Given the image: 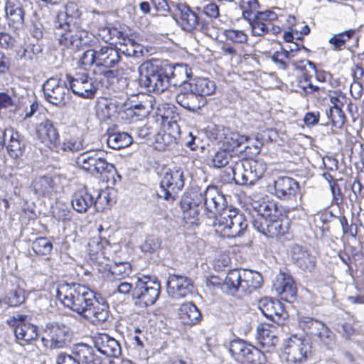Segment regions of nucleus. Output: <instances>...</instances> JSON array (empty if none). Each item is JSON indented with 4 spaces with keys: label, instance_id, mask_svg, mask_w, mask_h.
<instances>
[{
    "label": "nucleus",
    "instance_id": "1",
    "mask_svg": "<svg viewBox=\"0 0 364 364\" xmlns=\"http://www.w3.org/2000/svg\"><path fill=\"white\" fill-rule=\"evenodd\" d=\"M56 298L65 307L94 324L103 323L109 318L108 304L84 285L76 283L59 284L56 289Z\"/></svg>",
    "mask_w": 364,
    "mask_h": 364
},
{
    "label": "nucleus",
    "instance_id": "2",
    "mask_svg": "<svg viewBox=\"0 0 364 364\" xmlns=\"http://www.w3.org/2000/svg\"><path fill=\"white\" fill-rule=\"evenodd\" d=\"M252 225L255 230L268 237H278L288 232L289 224L284 220L274 200L255 203Z\"/></svg>",
    "mask_w": 364,
    "mask_h": 364
},
{
    "label": "nucleus",
    "instance_id": "3",
    "mask_svg": "<svg viewBox=\"0 0 364 364\" xmlns=\"http://www.w3.org/2000/svg\"><path fill=\"white\" fill-rule=\"evenodd\" d=\"M138 71L139 85L146 91L161 93L168 88L171 77L167 68L159 65L157 61L142 63Z\"/></svg>",
    "mask_w": 364,
    "mask_h": 364
},
{
    "label": "nucleus",
    "instance_id": "4",
    "mask_svg": "<svg viewBox=\"0 0 364 364\" xmlns=\"http://www.w3.org/2000/svg\"><path fill=\"white\" fill-rule=\"evenodd\" d=\"M106 153L101 149H87L76 159L79 167L94 176L108 177L116 171L114 166L107 162Z\"/></svg>",
    "mask_w": 364,
    "mask_h": 364
},
{
    "label": "nucleus",
    "instance_id": "5",
    "mask_svg": "<svg viewBox=\"0 0 364 364\" xmlns=\"http://www.w3.org/2000/svg\"><path fill=\"white\" fill-rule=\"evenodd\" d=\"M223 283L231 292L240 289L250 294L262 286V277L260 273L250 269H232L228 273Z\"/></svg>",
    "mask_w": 364,
    "mask_h": 364
},
{
    "label": "nucleus",
    "instance_id": "6",
    "mask_svg": "<svg viewBox=\"0 0 364 364\" xmlns=\"http://www.w3.org/2000/svg\"><path fill=\"white\" fill-rule=\"evenodd\" d=\"M233 163L229 168L235 183L239 185H252L265 172L264 164L256 160L237 159Z\"/></svg>",
    "mask_w": 364,
    "mask_h": 364
},
{
    "label": "nucleus",
    "instance_id": "7",
    "mask_svg": "<svg viewBox=\"0 0 364 364\" xmlns=\"http://www.w3.org/2000/svg\"><path fill=\"white\" fill-rule=\"evenodd\" d=\"M214 225L216 230L227 238L241 237L248 225L245 216L235 209L226 210L223 216L216 218Z\"/></svg>",
    "mask_w": 364,
    "mask_h": 364
},
{
    "label": "nucleus",
    "instance_id": "8",
    "mask_svg": "<svg viewBox=\"0 0 364 364\" xmlns=\"http://www.w3.org/2000/svg\"><path fill=\"white\" fill-rule=\"evenodd\" d=\"M55 36L59 43L66 48H77L83 46H95L99 39L86 29L59 27L55 25Z\"/></svg>",
    "mask_w": 364,
    "mask_h": 364
},
{
    "label": "nucleus",
    "instance_id": "9",
    "mask_svg": "<svg viewBox=\"0 0 364 364\" xmlns=\"http://www.w3.org/2000/svg\"><path fill=\"white\" fill-rule=\"evenodd\" d=\"M57 364H103V359L96 353L91 346L86 343L75 344L71 354L60 353L56 358Z\"/></svg>",
    "mask_w": 364,
    "mask_h": 364
},
{
    "label": "nucleus",
    "instance_id": "10",
    "mask_svg": "<svg viewBox=\"0 0 364 364\" xmlns=\"http://www.w3.org/2000/svg\"><path fill=\"white\" fill-rule=\"evenodd\" d=\"M229 352L240 364H262L266 361L265 355L260 350L242 339L232 341Z\"/></svg>",
    "mask_w": 364,
    "mask_h": 364
},
{
    "label": "nucleus",
    "instance_id": "11",
    "mask_svg": "<svg viewBox=\"0 0 364 364\" xmlns=\"http://www.w3.org/2000/svg\"><path fill=\"white\" fill-rule=\"evenodd\" d=\"M161 284L156 279L143 275L138 277L132 290V298L148 306L154 304L160 294Z\"/></svg>",
    "mask_w": 364,
    "mask_h": 364
},
{
    "label": "nucleus",
    "instance_id": "12",
    "mask_svg": "<svg viewBox=\"0 0 364 364\" xmlns=\"http://www.w3.org/2000/svg\"><path fill=\"white\" fill-rule=\"evenodd\" d=\"M97 52L98 67L112 68L117 66V75H128L133 70L131 66L122 61L119 53L114 48L107 45L100 46L98 44Z\"/></svg>",
    "mask_w": 364,
    "mask_h": 364
},
{
    "label": "nucleus",
    "instance_id": "13",
    "mask_svg": "<svg viewBox=\"0 0 364 364\" xmlns=\"http://www.w3.org/2000/svg\"><path fill=\"white\" fill-rule=\"evenodd\" d=\"M183 171L181 168H174L167 171L161 183L157 194L166 200H174L178 191L184 186Z\"/></svg>",
    "mask_w": 364,
    "mask_h": 364
},
{
    "label": "nucleus",
    "instance_id": "14",
    "mask_svg": "<svg viewBox=\"0 0 364 364\" xmlns=\"http://www.w3.org/2000/svg\"><path fill=\"white\" fill-rule=\"evenodd\" d=\"M311 350V343L303 336L293 334L285 341L284 353L288 362L301 363L306 361Z\"/></svg>",
    "mask_w": 364,
    "mask_h": 364
},
{
    "label": "nucleus",
    "instance_id": "15",
    "mask_svg": "<svg viewBox=\"0 0 364 364\" xmlns=\"http://www.w3.org/2000/svg\"><path fill=\"white\" fill-rule=\"evenodd\" d=\"M67 80L72 92L83 98H93L98 90L96 80L86 72L68 75Z\"/></svg>",
    "mask_w": 364,
    "mask_h": 364
},
{
    "label": "nucleus",
    "instance_id": "16",
    "mask_svg": "<svg viewBox=\"0 0 364 364\" xmlns=\"http://www.w3.org/2000/svg\"><path fill=\"white\" fill-rule=\"evenodd\" d=\"M43 342L50 343V348H62L68 346L71 340L69 328L59 322L47 323L43 328Z\"/></svg>",
    "mask_w": 364,
    "mask_h": 364
},
{
    "label": "nucleus",
    "instance_id": "17",
    "mask_svg": "<svg viewBox=\"0 0 364 364\" xmlns=\"http://www.w3.org/2000/svg\"><path fill=\"white\" fill-rule=\"evenodd\" d=\"M200 198L204 200L205 210L210 214L209 217L219 218L223 215L226 210L232 208L227 205L225 196L220 193L215 186H208L203 193H200Z\"/></svg>",
    "mask_w": 364,
    "mask_h": 364
},
{
    "label": "nucleus",
    "instance_id": "18",
    "mask_svg": "<svg viewBox=\"0 0 364 364\" xmlns=\"http://www.w3.org/2000/svg\"><path fill=\"white\" fill-rule=\"evenodd\" d=\"M46 100L54 105H65L70 97L66 82L56 77L49 78L43 85Z\"/></svg>",
    "mask_w": 364,
    "mask_h": 364
},
{
    "label": "nucleus",
    "instance_id": "19",
    "mask_svg": "<svg viewBox=\"0 0 364 364\" xmlns=\"http://www.w3.org/2000/svg\"><path fill=\"white\" fill-rule=\"evenodd\" d=\"M56 23L59 27L77 29H86L87 24L85 14L73 1H68L65 5V11L58 14Z\"/></svg>",
    "mask_w": 364,
    "mask_h": 364
},
{
    "label": "nucleus",
    "instance_id": "20",
    "mask_svg": "<svg viewBox=\"0 0 364 364\" xmlns=\"http://www.w3.org/2000/svg\"><path fill=\"white\" fill-rule=\"evenodd\" d=\"M7 323L14 327V334L18 340L29 342L38 337V327L29 322L26 315L16 314L8 319Z\"/></svg>",
    "mask_w": 364,
    "mask_h": 364
},
{
    "label": "nucleus",
    "instance_id": "21",
    "mask_svg": "<svg viewBox=\"0 0 364 364\" xmlns=\"http://www.w3.org/2000/svg\"><path fill=\"white\" fill-rule=\"evenodd\" d=\"M175 98L179 105L192 112H198L206 104V99L198 95L188 82L181 85Z\"/></svg>",
    "mask_w": 364,
    "mask_h": 364
},
{
    "label": "nucleus",
    "instance_id": "22",
    "mask_svg": "<svg viewBox=\"0 0 364 364\" xmlns=\"http://www.w3.org/2000/svg\"><path fill=\"white\" fill-rule=\"evenodd\" d=\"M173 18L176 23L183 31H196L202 19L186 4H177L175 6Z\"/></svg>",
    "mask_w": 364,
    "mask_h": 364
},
{
    "label": "nucleus",
    "instance_id": "23",
    "mask_svg": "<svg viewBox=\"0 0 364 364\" xmlns=\"http://www.w3.org/2000/svg\"><path fill=\"white\" fill-rule=\"evenodd\" d=\"M166 285L168 294L175 299L186 298L193 293L192 280L186 276L170 274Z\"/></svg>",
    "mask_w": 364,
    "mask_h": 364
},
{
    "label": "nucleus",
    "instance_id": "24",
    "mask_svg": "<svg viewBox=\"0 0 364 364\" xmlns=\"http://www.w3.org/2000/svg\"><path fill=\"white\" fill-rule=\"evenodd\" d=\"M271 193L279 199H290L299 188L298 182L288 176H279L274 179L272 186H269Z\"/></svg>",
    "mask_w": 364,
    "mask_h": 364
},
{
    "label": "nucleus",
    "instance_id": "25",
    "mask_svg": "<svg viewBox=\"0 0 364 364\" xmlns=\"http://www.w3.org/2000/svg\"><path fill=\"white\" fill-rule=\"evenodd\" d=\"M127 108V102H120L115 98L102 99L96 105V114L101 120H107Z\"/></svg>",
    "mask_w": 364,
    "mask_h": 364
},
{
    "label": "nucleus",
    "instance_id": "26",
    "mask_svg": "<svg viewBox=\"0 0 364 364\" xmlns=\"http://www.w3.org/2000/svg\"><path fill=\"white\" fill-rule=\"evenodd\" d=\"M36 135L41 143L50 149L54 148L59 140L57 129L49 119H45L37 125Z\"/></svg>",
    "mask_w": 364,
    "mask_h": 364
},
{
    "label": "nucleus",
    "instance_id": "27",
    "mask_svg": "<svg viewBox=\"0 0 364 364\" xmlns=\"http://www.w3.org/2000/svg\"><path fill=\"white\" fill-rule=\"evenodd\" d=\"M95 347L102 354L107 357L118 358L122 353L118 341L107 334H100L95 337Z\"/></svg>",
    "mask_w": 364,
    "mask_h": 364
},
{
    "label": "nucleus",
    "instance_id": "28",
    "mask_svg": "<svg viewBox=\"0 0 364 364\" xmlns=\"http://www.w3.org/2000/svg\"><path fill=\"white\" fill-rule=\"evenodd\" d=\"M259 309L264 316L277 323L285 314L282 304L277 299H262L259 302Z\"/></svg>",
    "mask_w": 364,
    "mask_h": 364
},
{
    "label": "nucleus",
    "instance_id": "29",
    "mask_svg": "<svg viewBox=\"0 0 364 364\" xmlns=\"http://www.w3.org/2000/svg\"><path fill=\"white\" fill-rule=\"evenodd\" d=\"M6 17L8 25L15 29L23 28L24 11L22 6L14 0H8L5 5Z\"/></svg>",
    "mask_w": 364,
    "mask_h": 364
},
{
    "label": "nucleus",
    "instance_id": "30",
    "mask_svg": "<svg viewBox=\"0 0 364 364\" xmlns=\"http://www.w3.org/2000/svg\"><path fill=\"white\" fill-rule=\"evenodd\" d=\"M94 193L95 190L88 187H85L84 190L75 193L71 201L73 208L78 213H85L94 203Z\"/></svg>",
    "mask_w": 364,
    "mask_h": 364
},
{
    "label": "nucleus",
    "instance_id": "31",
    "mask_svg": "<svg viewBox=\"0 0 364 364\" xmlns=\"http://www.w3.org/2000/svg\"><path fill=\"white\" fill-rule=\"evenodd\" d=\"M274 330L275 326L267 323H260L257 326L256 338L262 348H269L277 344L278 338Z\"/></svg>",
    "mask_w": 364,
    "mask_h": 364
},
{
    "label": "nucleus",
    "instance_id": "32",
    "mask_svg": "<svg viewBox=\"0 0 364 364\" xmlns=\"http://www.w3.org/2000/svg\"><path fill=\"white\" fill-rule=\"evenodd\" d=\"M9 139L6 144L7 153L11 158L18 159L23 156L25 151L24 137L14 129L9 130Z\"/></svg>",
    "mask_w": 364,
    "mask_h": 364
},
{
    "label": "nucleus",
    "instance_id": "33",
    "mask_svg": "<svg viewBox=\"0 0 364 364\" xmlns=\"http://www.w3.org/2000/svg\"><path fill=\"white\" fill-rule=\"evenodd\" d=\"M218 137L226 149L234 150L248 140V136L240 135L231 131L229 128H222L218 131Z\"/></svg>",
    "mask_w": 364,
    "mask_h": 364
},
{
    "label": "nucleus",
    "instance_id": "34",
    "mask_svg": "<svg viewBox=\"0 0 364 364\" xmlns=\"http://www.w3.org/2000/svg\"><path fill=\"white\" fill-rule=\"evenodd\" d=\"M31 188L38 196H50L54 190V181L51 176H41L35 178Z\"/></svg>",
    "mask_w": 364,
    "mask_h": 364
},
{
    "label": "nucleus",
    "instance_id": "35",
    "mask_svg": "<svg viewBox=\"0 0 364 364\" xmlns=\"http://www.w3.org/2000/svg\"><path fill=\"white\" fill-rule=\"evenodd\" d=\"M178 316L183 324L189 326L196 324L201 317L200 312L193 303L183 304L178 309Z\"/></svg>",
    "mask_w": 364,
    "mask_h": 364
},
{
    "label": "nucleus",
    "instance_id": "36",
    "mask_svg": "<svg viewBox=\"0 0 364 364\" xmlns=\"http://www.w3.org/2000/svg\"><path fill=\"white\" fill-rule=\"evenodd\" d=\"M192 89L200 97L205 98L215 92L216 85L207 77H198L188 82Z\"/></svg>",
    "mask_w": 364,
    "mask_h": 364
},
{
    "label": "nucleus",
    "instance_id": "37",
    "mask_svg": "<svg viewBox=\"0 0 364 364\" xmlns=\"http://www.w3.org/2000/svg\"><path fill=\"white\" fill-rule=\"evenodd\" d=\"M38 107L37 101L31 100L27 95L18 98L16 109L18 112H21L20 114L23 120L32 117L37 112Z\"/></svg>",
    "mask_w": 364,
    "mask_h": 364
},
{
    "label": "nucleus",
    "instance_id": "38",
    "mask_svg": "<svg viewBox=\"0 0 364 364\" xmlns=\"http://www.w3.org/2000/svg\"><path fill=\"white\" fill-rule=\"evenodd\" d=\"M133 138L127 132H114L107 139V145L113 149H120L132 143Z\"/></svg>",
    "mask_w": 364,
    "mask_h": 364
},
{
    "label": "nucleus",
    "instance_id": "39",
    "mask_svg": "<svg viewBox=\"0 0 364 364\" xmlns=\"http://www.w3.org/2000/svg\"><path fill=\"white\" fill-rule=\"evenodd\" d=\"M25 301V291L20 287L11 290L6 297L0 300V306L8 305L16 307L23 304Z\"/></svg>",
    "mask_w": 364,
    "mask_h": 364
},
{
    "label": "nucleus",
    "instance_id": "40",
    "mask_svg": "<svg viewBox=\"0 0 364 364\" xmlns=\"http://www.w3.org/2000/svg\"><path fill=\"white\" fill-rule=\"evenodd\" d=\"M233 159H237V157H233L232 155L225 149H220L215 153L211 162L213 167L220 168L225 167L230 164H231L230 166L234 165V163H232L235 161Z\"/></svg>",
    "mask_w": 364,
    "mask_h": 364
},
{
    "label": "nucleus",
    "instance_id": "41",
    "mask_svg": "<svg viewBox=\"0 0 364 364\" xmlns=\"http://www.w3.org/2000/svg\"><path fill=\"white\" fill-rule=\"evenodd\" d=\"M167 70L171 77L181 78L183 84L192 75L191 69L186 64H176L173 66H169L167 68Z\"/></svg>",
    "mask_w": 364,
    "mask_h": 364
},
{
    "label": "nucleus",
    "instance_id": "42",
    "mask_svg": "<svg viewBox=\"0 0 364 364\" xmlns=\"http://www.w3.org/2000/svg\"><path fill=\"white\" fill-rule=\"evenodd\" d=\"M313 337L318 338V341L326 348H331L334 345V334L323 323L319 330H317Z\"/></svg>",
    "mask_w": 364,
    "mask_h": 364
},
{
    "label": "nucleus",
    "instance_id": "43",
    "mask_svg": "<svg viewBox=\"0 0 364 364\" xmlns=\"http://www.w3.org/2000/svg\"><path fill=\"white\" fill-rule=\"evenodd\" d=\"M32 250L38 255H48L53 250V243L47 237H38L32 243Z\"/></svg>",
    "mask_w": 364,
    "mask_h": 364
},
{
    "label": "nucleus",
    "instance_id": "44",
    "mask_svg": "<svg viewBox=\"0 0 364 364\" xmlns=\"http://www.w3.org/2000/svg\"><path fill=\"white\" fill-rule=\"evenodd\" d=\"M326 114L329 119L331 121L332 125L336 127L341 129L346 121V116L341 108L338 105H335L331 107L326 112Z\"/></svg>",
    "mask_w": 364,
    "mask_h": 364
},
{
    "label": "nucleus",
    "instance_id": "45",
    "mask_svg": "<svg viewBox=\"0 0 364 364\" xmlns=\"http://www.w3.org/2000/svg\"><path fill=\"white\" fill-rule=\"evenodd\" d=\"M127 107L129 108L124 109V111L128 110L132 112L133 114L137 117H144L147 116L153 109V105L151 100H146L139 104L131 105L127 102Z\"/></svg>",
    "mask_w": 364,
    "mask_h": 364
},
{
    "label": "nucleus",
    "instance_id": "46",
    "mask_svg": "<svg viewBox=\"0 0 364 364\" xmlns=\"http://www.w3.org/2000/svg\"><path fill=\"white\" fill-rule=\"evenodd\" d=\"M323 323L316 319L309 316H301L299 318V326L307 333L311 336L315 334Z\"/></svg>",
    "mask_w": 364,
    "mask_h": 364
},
{
    "label": "nucleus",
    "instance_id": "47",
    "mask_svg": "<svg viewBox=\"0 0 364 364\" xmlns=\"http://www.w3.org/2000/svg\"><path fill=\"white\" fill-rule=\"evenodd\" d=\"M87 145L80 137H70L65 139L61 144V149L65 151L77 152L80 150L87 149Z\"/></svg>",
    "mask_w": 364,
    "mask_h": 364
},
{
    "label": "nucleus",
    "instance_id": "48",
    "mask_svg": "<svg viewBox=\"0 0 364 364\" xmlns=\"http://www.w3.org/2000/svg\"><path fill=\"white\" fill-rule=\"evenodd\" d=\"M87 28H97L106 24V17L104 14L100 12H87L85 13Z\"/></svg>",
    "mask_w": 364,
    "mask_h": 364
},
{
    "label": "nucleus",
    "instance_id": "49",
    "mask_svg": "<svg viewBox=\"0 0 364 364\" xmlns=\"http://www.w3.org/2000/svg\"><path fill=\"white\" fill-rule=\"evenodd\" d=\"M119 46L121 47L119 49L128 56H134L138 53H141L140 46L129 37L124 38L123 41H119Z\"/></svg>",
    "mask_w": 364,
    "mask_h": 364
},
{
    "label": "nucleus",
    "instance_id": "50",
    "mask_svg": "<svg viewBox=\"0 0 364 364\" xmlns=\"http://www.w3.org/2000/svg\"><path fill=\"white\" fill-rule=\"evenodd\" d=\"M181 207L183 210V217L184 220L196 219L199 212L198 205L193 203L189 198H184L181 203Z\"/></svg>",
    "mask_w": 364,
    "mask_h": 364
},
{
    "label": "nucleus",
    "instance_id": "51",
    "mask_svg": "<svg viewBox=\"0 0 364 364\" xmlns=\"http://www.w3.org/2000/svg\"><path fill=\"white\" fill-rule=\"evenodd\" d=\"M93 205L97 212L104 210L109 203V194L106 190H95Z\"/></svg>",
    "mask_w": 364,
    "mask_h": 364
},
{
    "label": "nucleus",
    "instance_id": "52",
    "mask_svg": "<svg viewBox=\"0 0 364 364\" xmlns=\"http://www.w3.org/2000/svg\"><path fill=\"white\" fill-rule=\"evenodd\" d=\"M239 4L242 9L243 17L250 21L259 8L258 1L257 0H240Z\"/></svg>",
    "mask_w": 364,
    "mask_h": 364
},
{
    "label": "nucleus",
    "instance_id": "53",
    "mask_svg": "<svg viewBox=\"0 0 364 364\" xmlns=\"http://www.w3.org/2000/svg\"><path fill=\"white\" fill-rule=\"evenodd\" d=\"M98 44H100V42L98 43H96L95 46H88L92 48L85 50L82 53L80 59V61L83 66L90 67L92 65H95L97 67H98V62L97 59V46Z\"/></svg>",
    "mask_w": 364,
    "mask_h": 364
},
{
    "label": "nucleus",
    "instance_id": "54",
    "mask_svg": "<svg viewBox=\"0 0 364 364\" xmlns=\"http://www.w3.org/2000/svg\"><path fill=\"white\" fill-rule=\"evenodd\" d=\"M109 272L112 275L120 279L129 275L131 272V267L128 262H114L110 266Z\"/></svg>",
    "mask_w": 364,
    "mask_h": 364
},
{
    "label": "nucleus",
    "instance_id": "55",
    "mask_svg": "<svg viewBox=\"0 0 364 364\" xmlns=\"http://www.w3.org/2000/svg\"><path fill=\"white\" fill-rule=\"evenodd\" d=\"M285 59L290 60L291 56L287 53V49L282 48L281 51H276L272 56V60L275 63L279 65V68L287 70L288 68V63Z\"/></svg>",
    "mask_w": 364,
    "mask_h": 364
},
{
    "label": "nucleus",
    "instance_id": "56",
    "mask_svg": "<svg viewBox=\"0 0 364 364\" xmlns=\"http://www.w3.org/2000/svg\"><path fill=\"white\" fill-rule=\"evenodd\" d=\"M196 31H199L212 39L219 37L218 30L213 26L212 23L202 20Z\"/></svg>",
    "mask_w": 364,
    "mask_h": 364
},
{
    "label": "nucleus",
    "instance_id": "57",
    "mask_svg": "<svg viewBox=\"0 0 364 364\" xmlns=\"http://www.w3.org/2000/svg\"><path fill=\"white\" fill-rule=\"evenodd\" d=\"M250 22L253 36H262L269 32V25L261 21L260 19L252 18Z\"/></svg>",
    "mask_w": 364,
    "mask_h": 364
},
{
    "label": "nucleus",
    "instance_id": "58",
    "mask_svg": "<svg viewBox=\"0 0 364 364\" xmlns=\"http://www.w3.org/2000/svg\"><path fill=\"white\" fill-rule=\"evenodd\" d=\"M225 33L228 39L237 43H244L247 41V35L240 30H226Z\"/></svg>",
    "mask_w": 364,
    "mask_h": 364
},
{
    "label": "nucleus",
    "instance_id": "59",
    "mask_svg": "<svg viewBox=\"0 0 364 364\" xmlns=\"http://www.w3.org/2000/svg\"><path fill=\"white\" fill-rule=\"evenodd\" d=\"M296 294V288L294 285V282L291 277H287L286 281V287L282 291V294L279 295L282 299L288 301L291 299H294Z\"/></svg>",
    "mask_w": 364,
    "mask_h": 364
},
{
    "label": "nucleus",
    "instance_id": "60",
    "mask_svg": "<svg viewBox=\"0 0 364 364\" xmlns=\"http://www.w3.org/2000/svg\"><path fill=\"white\" fill-rule=\"evenodd\" d=\"M301 79L299 80L300 87L304 90V91L307 93H313L315 91L318 90V87L314 86L311 82V75H309L306 72H304L302 75L301 76Z\"/></svg>",
    "mask_w": 364,
    "mask_h": 364
},
{
    "label": "nucleus",
    "instance_id": "61",
    "mask_svg": "<svg viewBox=\"0 0 364 364\" xmlns=\"http://www.w3.org/2000/svg\"><path fill=\"white\" fill-rule=\"evenodd\" d=\"M340 224L342 228L343 234L349 235L352 237H355L358 232L357 226L353 223L348 224L347 218L345 216H341L339 218Z\"/></svg>",
    "mask_w": 364,
    "mask_h": 364
},
{
    "label": "nucleus",
    "instance_id": "62",
    "mask_svg": "<svg viewBox=\"0 0 364 364\" xmlns=\"http://www.w3.org/2000/svg\"><path fill=\"white\" fill-rule=\"evenodd\" d=\"M296 264L301 269L311 272L315 266V259L309 253L306 257L300 259V262Z\"/></svg>",
    "mask_w": 364,
    "mask_h": 364
},
{
    "label": "nucleus",
    "instance_id": "63",
    "mask_svg": "<svg viewBox=\"0 0 364 364\" xmlns=\"http://www.w3.org/2000/svg\"><path fill=\"white\" fill-rule=\"evenodd\" d=\"M103 243H108V241L106 239H101V240L96 238L92 239L88 243L90 253L95 255L102 252Z\"/></svg>",
    "mask_w": 364,
    "mask_h": 364
},
{
    "label": "nucleus",
    "instance_id": "64",
    "mask_svg": "<svg viewBox=\"0 0 364 364\" xmlns=\"http://www.w3.org/2000/svg\"><path fill=\"white\" fill-rule=\"evenodd\" d=\"M17 102L18 98L16 95H14V97H11L6 93H0V110L2 108H7L11 105H15L16 107Z\"/></svg>",
    "mask_w": 364,
    "mask_h": 364
}]
</instances>
